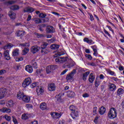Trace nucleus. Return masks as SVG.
Returning <instances> with one entry per match:
<instances>
[{
  "label": "nucleus",
  "mask_w": 124,
  "mask_h": 124,
  "mask_svg": "<svg viewBox=\"0 0 124 124\" xmlns=\"http://www.w3.org/2000/svg\"><path fill=\"white\" fill-rule=\"evenodd\" d=\"M55 62L57 63H64L62 65L63 68H71L75 64V62L72 59L67 56L57 58L55 59Z\"/></svg>",
  "instance_id": "f257e3e1"
},
{
  "label": "nucleus",
  "mask_w": 124,
  "mask_h": 124,
  "mask_svg": "<svg viewBox=\"0 0 124 124\" xmlns=\"http://www.w3.org/2000/svg\"><path fill=\"white\" fill-rule=\"evenodd\" d=\"M69 109L71 111H72L70 114L72 119L73 120H76L77 118L79 117V111L77 109V107L72 105L70 106Z\"/></svg>",
  "instance_id": "f03ea898"
},
{
  "label": "nucleus",
  "mask_w": 124,
  "mask_h": 124,
  "mask_svg": "<svg viewBox=\"0 0 124 124\" xmlns=\"http://www.w3.org/2000/svg\"><path fill=\"white\" fill-rule=\"evenodd\" d=\"M30 46V43H25L24 44H20L19 45V46L21 47L22 49H23L22 50V55L25 56V55H27L29 51H30V49L29 47Z\"/></svg>",
  "instance_id": "7ed1b4c3"
},
{
  "label": "nucleus",
  "mask_w": 124,
  "mask_h": 124,
  "mask_svg": "<svg viewBox=\"0 0 124 124\" xmlns=\"http://www.w3.org/2000/svg\"><path fill=\"white\" fill-rule=\"evenodd\" d=\"M108 116L110 120H114L117 118V111L114 108H111L108 113Z\"/></svg>",
  "instance_id": "20e7f679"
},
{
  "label": "nucleus",
  "mask_w": 124,
  "mask_h": 124,
  "mask_svg": "<svg viewBox=\"0 0 124 124\" xmlns=\"http://www.w3.org/2000/svg\"><path fill=\"white\" fill-rule=\"evenodd\" d=\"M31 78L28 77L24 79L23 80V82L22 83V87L23 88H27V87H29L31 84Z\"/></svg>",
  "instance_id": "39448f33"
},
{
  "label": "nucleus",
  "mask_w": 124,
  "mask_h": 124,
  "mask_svg": "<svg viewBox=\"0 0 124 124\" xmlns=\"http://www.w3.org/2000/svg\"><path fill=\"white\" fill-rule=\"evenodd\" d=\"M8 90L5 88H0V99H2L6 94H7V93Z\"/></svg>",
  "instance_id": "423d86ee"
},
{
  "label": "nucleus",
  "mask_w": 124,
  "mask_h": 124,
  "mask_svg": "<svg viewBox=\"0 0 124 124\" xmlns=\"http://www.w3.org/2000/svg\"><path fill=\"white\" fill-rule=\"evenodd\" d=\"M75 73H76V70L74 69L72 72H71V73L69 74L66 78L67 80H72V79L73 78V76H74V75H75Z\"/></svg>",
  "instance_id": "0eeeda50"
},
{
  "label": "nucleus",
  "mask_w": 124,
  "mask_h": 124,
  "mask_svg": "<svg viewBox=\"0 0 124 124\" xmlns=\"http://www.w3.org/2000/svg\"><path fill=\"white\" fill-rule=\"evenodd\" d=\"M51 117L53 119H59L62 117V113L58 112H51L50 113Z\"/></svg>",
  "instance_id": "6e6552de"
},
{
  "label": "nucleus",
  "mask_w": 124,
  "mask_h": 124,
  "mask_svg": "<svg viewBox=\"0 0 124 124\" xmlns=\"http://www.w3.org/2000/svg\"><path fill=\"white\" fill-rule=\"evenodd\" d=\"M36 92L37 95H42V93L44 92V90L41 86L37 87L36 89Z\"/></svg>",
  "instance_id": "1a4fd4ad"
},
{
  "label": "nucleus",
  "mask_w": 124,
  "mask_h": 124,
  "mask_svg": "<svg viewBox=\"0 0 124 124\" xmlns=\"http://www.w3.org/2000/svg\"><path fill=\"white\" fill-rule=\"evenodd\" d=\"M48 90L49 92H54L56 90L55 83H50L48 86Z\"/></svg>",
  "instance_id": "9d476101"
},
{
  "label": "nucleus",
  "mask_w": 124,
  "mask_h": 124,
  "mask_svg": "<svg viewBox=\"0 0 124 124\" xmlns=\"http://www.w3.org/2000/svg\"><path fill=\"white\" fill-rule=\"evenodd\" d=\"M23 11L27 13H31L34 11V9L31 7H26L24 9Z\"/></svg>",
  "instance_id": "9b49d317"
},
{
  "label": "nucleus",
  "mask_w": 124,
  "mask_h": 124,
  "mask_svg": "<svg viewBox=\"0 0 124 124\" xmlns=\"http://www.w3.org/2000/svg\"><path fill=\"white\" fill-rule=\"evenodd\" d=\"M48 46V43H44L41 46V48L42 49L41 52L42 54H47V52L45 51V48L47 47Z\"/></svg>",
  "instance_id": "f8f14e48"
},
{
  "label": "nucleus",
  "mask_w": 124,
  "mask_h": 124,
  "mask_svg": "<svg viewBox=\"0 0 124 124\" xmlns=\"http://www.w3.org/2000/svg\"><path fill=\"white\" fill-rule=\"evenodd\" d=\"M46 31L47 33H53V32H55V30L52 26H48L46 28Z\"/></svg>",
  "instance_id": "ddd939ff"
},
{
  "label": "nucleus",
  "mask_w": 124,
  "mask_h": 124,
  "mask_svg": "<svg viewBox=\"0 0 124 124\" xmlns=\"http://www.w3.org/2000/svg\"><path fill=\"white\" fill-rule=\"evenodd\" d=\"M40 49V48L39 47H38V46H32L31 48V52H32V53L33 54H35V53H36L37 52H38L39 51Z\"/></svg>",
  "instance_id": "4468645a"
},
{
  "label": "nucleus",
  "mask_w": 124,
  "mask_h": 124,
  "mask_svg": "<svg viewBox=\"0 0 124 124\" xmlns=\"http://www.w3.org/2000/svg\"><path fill=\"white\" fill-rule=\"evenodd\" d=\"M53 70H55V66L54 65H49L46 67V71L47 74H49V73L52 72Z\"/></svg>",
  "instance_id": "2eb2a0df"
},
{
  "label": "nucleus",
  "mask_w": 124,
  "mask_h": 124,
  "mask_svg": "<svg viewBox=\"0 0 124 124\" xmlns=\"http://www.w3.org/2000/svg\"><path fill=\"white\" fill-rule=\"evenodd\" d=\"M4 57L7 61H9L10 60V55H9V50H7L4 52Z\"/></svg>",
  "instance_id": "dca6fc26"
},
{
  "label": "nucleus",
  "mask_w": 124,
  "mask_h": 124,
  "mask_svg": "<svg viewBox=\"0 0 124 124\" xmlns=\"http://www.w3.org/2000/svg\"><path fill=\"white\" fill-rule=\"evenodd\" d=\"M21 100L28 103L29 101H31V97L27 95H24Z\"/></svg>",
  "instance_id": "f3484780"
},
{
  "label": "nucleus",
  "mask_w": 124,
  "mask_h": 124,
  "mask_svg": "<svg viewBox=\"0 0 124 124\" xmlns=\"http://www.w3.org/2000/svg\"><path fill=\"white\" fill-rule=\"evenodd\" d=\"M83 41L84 42H86V43H88L89 45H93V44H94V42H93V40H90L87 37L84 38Z\"/></svg>",
  "instance_id": "a211bd4d"
},
{
  "label": "nucleus",
  "mask_w": 124,
  "mask_h": 124,
  "mask_svg": "<svg viewBox=\"0 0 124 124\" xmlns=\"http://www.w3.org/2000/svg\"><path fill=\"white\" fill-rule=\"evenodd\" d=\"M9 16L11 20H15L16 19V14L13 13L12 11H10L9 13Z\"/></svg>",
  "instance_id": "6ab92c4d"
},
{
  "label": "nucleus",
  "mask_w": 124,
  "mask_h": 124,
  "mask_svg": "<svg viewBox=\"0 0 124 124\" xmlns=\"http://www.w3.org/2000/svg\"><path fill=\"white\" fill-rule=\"evenodd\" d=\"M16 34L17 36L22 37V36H24L26 34V32L24 31H16Z\"/></svg>",
  "instance_id": "aec40b11"
},
{
  "label": "nucleus",
  "mask_w": 124,
  "mask_h": 124,
  "mask_svg": "<svg viewBox=\"0 0 124 124\" xmlns=\"http://www.w3.org/2000/svg\"><path fill=\"white\" fill-rule=\"evenodd\" d=\"M25 70L29 72V73H32L33 70L32 67L31 65H26L25 67Z\"/></svg>",
  "instance_id": "412c9836"
},
{
  "label": "nucleus",
  "mask_w": 124,
  "mask_h": 124,
  "mask_svg": "<svg viewBox=\"0 0 124 124\" xmlns=\"http://www.w3.org/2000/svg\"><path fill=\"white\" fill-rule=\"evenodd\" d=\"M31 65L33 68H37V61L35 60H32L31 62Z\"/></svg>",
  "instance_id": "4be33fe9"
},
{
  "label": "nucleus",
  "mask_w": 124,
  "mask_h": 124,
  "mask_svg": "<svg viewBox=\"0 0 124 124\" xmlns=\"http://www.w3.org/2000/svg\"><path fill=\"white\" fill-rule=\"evenodd\" d=\"M0 111L2 113H9L11 112V109L10 108H3L0 109Z\"/></svg>",
  "instance_id": "5701e85b"
},
{
  "label": "nucleus",
  "mask_w": 124,
  "mask_h": 124,
  "mask_svg": "<svg viewBox=\"0 0 124 124\" xmlns=\"http://www.w3.org/2000/svg\"><path fill=\"white\" fill-rule=\"evenodd\" d=\"M24 95L25 94H24V93L19 92L17 93L16 97L18 99H19V100H22L23 97L24 96Z\"/></svg>",
  "instance_id": "b1692460"
},
{
  "label": "nucleus",
  "mask_w": 124,
  "mask_h": 124,
  "mask_svg": "<svg viewBox=\"0 0 124 124\" xmlns=\"http://www.w3.org/2000/svg\"><path fill=\"white\" fill-rule=\"evenodd\" d=\"M106 112V108L104 107H101L100 109H99V113L100 115H104Z\"/></svg>",
  "instance_id": "393cba45"
},
{
  "label": "nucleus",
  "mask_w": 124,
  "mask_h": 124,
  "mask_svg": "<svg viewBox=\"0 0 124 124\" xmlns=\"http://www.w3.org/2000/svg\"><path fill=\"white\" fill-rule=\"evenodd\" d=\"M116 86L114 84H110L109 85V90L111 92H115L116 91Z\"/></svg>",
  "instance_id": "a878e982"
},
{
  "label": "nucleus",
  "mask_w": 124,
  "mask_h": 124,
  "mask_svg": "<svg viewBox=\"0 0 124 124\" xmlns=\"http://www.w3.org/2000/svg\"><path fill=\"white\" fill-rule=\"evenodd\" d=\"M6 105L8 107L11 108L15 105V103H14L12 100H10L7 102Z\"/></svg>",
  "instance_id": "bb28decb"
},
{
  "label": "nucleus",
  "mask_w": 124,
  "mask_h": 124,
  "mask_svg": "<svg viewBox=\"0 0 124 124\" xmlns=\"http://www.w3.org/2000/svg\"><path fill=\"white\" fill-rule=\"evenodd\" d=\"M65 54V52L64 51H61V52H59L56 53L54 55V58H58V57H61V56H63Z\"/></svg>",
  "instance_id": "cd10ccee"
},
{
  "label": "nucleus",
  "mask_w": 124,
  "mask_h": 124,
  "mask_svg": "<svg viewBox=\"0 0 124 124\" xmlns=\"http://www.w3.org/2000/svg\"><path fill=\"white\" fill-rule=\"evenodd\" d=\"M40 108L41 110H46V109H47L46 103H42L40 105Z\"/></svg>",
  "instance_id": "c85d7f7f"
},
{
  "label": "nucleus",
  "mask_w": 124,
  "mask_h": 124,
  "mask_svg": "<svg viewBox=\"0 0 124 124\" xmlns=\"http://www.w3.org/2000/svg\"><path fill=\"white\" fill-rule=\"evenodd\" d=\"M60 48V46L56 44H52L50 46V48L52 50H58Z\"/></svg>",
  "instance_id": "c756f323"
},
{
  "label": "nucleus",
  "mask_w": 124,
  "mask_h": 124,
  "mask_svg": "<svg viewBox=\"0 0 124 124\" xmlns=\"http://www.w3.org/2000/svg\"><path fill=\"white\" fill-rule=\"evenodd\" d=\"M95 78L94 77V76H93V74H90L89 78V81L90 83H93V81H94Z\"/></svg>",
  "instance_id": "7c9ffc66"
},
{
  "label": "nucleus",
  "mask_w": 124,
  "mask_h": 124,
  "mask_svg": "<svg viewBox=\"0 0 124 124\" xmlns=\"http://www.w3.org/2000/svg\"><path fill=\"white\" fill-rule=\"evenodd\" d=\"M31 116L28 113H24L22 115V120H28Z\"/></svg>",
  "instance_id": "2f4dec72"
},
{
  "label": "nucleus",
  "mask_w": 124,
  "mask_h": 124,
  "mask_svg": "<svg viewBox=\"0 0 124 124\" xmlns=\"http://www.w3.org/2000/svg\"><path fill=\"white\" fill-rule=\"evenodd\" d=\"M124 93V90L122 88H119L117 90V94L118 95H123Z\"/></svg>",
  "instance_id": "473e14b6"
},
{
  "label": "nucleus",
  "mask_w": 124,
  "mask_h": 124,
  "mask_svg": "<svg viewBox=\"0 0 124 124\" xmlns=\"http://www.w3.org/2000/svg\"><path fill=\"white\" fill-rule=\"evenodd\" d=\"M67 96L68 97H74L75 96V93L72 91L69 92L67 93Z\"/></svg>",
  "instance_id": "72a5a7b5"
},
{
  "label": "nucleus",
  "mask_w": 124,
  "mask_h": 124,
  "mask_svg": "<svg viewBox=\"0 0 124 124\" xmlns=\"http://www.w3.org/2000/svg\"><path fill=\"white\" fill-rule=\"evenodd\" d=\"M107 72L108 73V74H109V75H111V76H117V75H116V73H115V72L111 71L110 69H108L107 70Z\"/></svg>",
  "instance_id": "f704fd0d"
},
{
  "label": "nucleus",
  "mask_w": 124,
  "mask_h": 124,
  "mask_svg": "<svg viewBox=\"0 0 124 124\" xmlns=\"http://www.w3.org/2000/svg\"><path fill=\"white\" fill-rule=\"evenodd\" d=\"M90 74V71H87L85 73L83 74L82 79L84 80V81H86V79L87 77H88V75Z\"/></svg>",
  "instance_id": "c9c22d12"
},
{
  "label": "nucleus",
  "mask_w": 124,
  "mask_h": 124,
  "mask_svg": "<svg viewBox=\"0 0 124 124\" xmlns=\"http://www.w3.org/2000/svg\"><path fill=\"white\" fill-rule=\"evenodd\" d=\"M13 45L12 44L9 43L6 46H4V49H11L13 47Z\"/></svg>",
  "instance_id": "e433bc0d"
},
{
  "label": "nucleus",
  "mask_w": 124,
  "mask_h": 124,
  "mask_svg": "<svg viewBox=\"0 0 124 124\" xmlns=\"http://www.w3.org/2000/svg\"><path fill=\"white\" fill-rule=\"evenodd\" d=\"M20 7H19V6L18 5H13L11 7V10H18Z\"/></svg>",
  "instance_id": "4c0bfd02"
},
{
  "label": "nucleus",
  "mask_w": 124,
  "mask_h": 124,
  "mask_svg": "<svg viewBox=\"0 0 124 124\" xmlns=\"http://www.w3.org/2000/svg\"><path fill=\"white\" fill-rule=\"evenodd\" d=\"M19 55V49H15L13 51V56H18Z\"/></svg>",
  "instance_id": "58836bf2"
},
{
  "label": "nucleus",
  "mask_w": 124,
  "mask_h": 124,
  "mask_svg": "<svg viewBox=\"0 0 124 124\" xmlns=\"http://www.w3.org/2000/svg\"><path fill=\"white\" fill-rule=\"evenodd\" d=\"M3 118L4 119H5L6 121H7L8 122H10V121H11V117L7 115H5Z\"/></svg>",
  "instance_id": "ea45409f"
},
{
  "label": "nucleus",
  "mask_w": 124,
  "mask_h": 124,
  "mask_svg": "<svg viewBox=\"0 0 124 124\" xmlns=\"http://www.w3.org/2000/svg\"><path fill=\"white\" fill-rule=\"evenodd\" d=\"M37 86H38V82H33L30 85V87L31 89H33L35 87H37Z\"/></svg>",
  "instance_id": "a19ab883"
},
{
  "label": "nucleus",
  "mask_w": 124,
  "mask_h": 124,
  "mask_svg": "<svg viewBox=\"0 0 124 124\" xmlns=\"http://www.w3.org/2000/svg\"><path fill=\"white\" fill-rule=\"evenodd\" d=\"M56 98H57L58 101H61V99H62V95L61 94L57 95L56 96Z\"/></svg>",
  "instance_id": "79ce46f5"
},
{
  "label": "nucleus",
  "mask_w": 124,
  "mask_h": 124,
  "mask_svg": "<svg viewBox=\"0 0 124 124\" xmlns=\"http://www.w3.org/2000/svg\"><path fill=\"white\" fill-rule=\"evenodd\" d=\"M85 57L88 59V60H89V61H91L93 59V57H92L91 54H86L85 55Z\"/></svg>",
  "instance_id": "37998d69"
},
{
  "label": "nucleus",
  "mask_w": 124,
  "mask_h": 124,
  "mask_svg": "<svg viewBox=\"0 0 124 124\" xmlns=\"http://www.w3.org/2000/svg\"><path fill=\"white\" fill-rule=\"evenodd\" d=\"M46 14H43V13H40L39 15V17L40 18H45V17H46Z\"/></svg>",
  "instance_id": "c03bdc74"
},
{
  "label": "nucleus",
  "mask_w": 124,
  "mask_h": 124,
  "mask_svg": "<svg viewBox=\"0 0 124 124\" xmlns=\"http://www.w3.org/2000/svg\"><path fill=\"white\" fill-rule=\"evenodd\" d=\"M23 60H24V58L20 57H18V58H16V62H22V61H23Z\"/></svg>",
  "instance_id": "a18cd8bd"
},
{
  "label": "nucleus",
  "mask_w": 124,
  "mask_h": 124,
  "mask_svg": "<svg viewBox=\"0 0 124 124\" xmlns=\"http://www.w3.org/2000/svg\"><path fill=\"white\" fill-rule=\"evenodd\" d=\"M13 122L14 123V124H18V121H17V119H16V118H15V117L13 116Z\"/></svg>",
  "instance_id": "49530a36"
},
{
  "label": "nucleus",
  "mask_w": 124,
  "mask_h": 124,
  "mask_svg": "<svg viewBox=\"0 0 124 124\" xmlns=\"http://www.w3.org/2000/svg\"><path fill=\"white\" fill-rule=\"evenodd\" d=\"M75 34L77 35H78V36H82L83 35H85V34H84V33H82L81 32H76Z\"/></svg>",
  "instance_id": "de8ad7c7"
},
{
  "label": "nucleus",
  "mask_w": 124,
  "mask_h": 124,
  "mask_svg": "<svg viewBox=\"0 0 124 124\" xmlns=\"http://www.w3.org/2000/svg\"><path fill=\"white\" fill-rule=\"evenodd\" d=\"M97 113V108L95 107L93 108V115H96Z\"/></svg>",
  "instance_id": "09e8293b"
},
{
  "label": "nucleus",
  "mask_w": 124,
  "mask_h": 124,
  "mask_svg": "<svg viewBox=\"0 0 124 124\" xmlns=\"http://www.w3.org/2000/svg\"><path fill=\"white\" fill-rule=\"evenodd\" d=\"M90 96V94L87 93H85L82 94V97H84V98H86L87 97H89Z\"/></svg>",
  "instance_id": "8fccbe9b"
},
{
  "label": "nucleus",
  "mask_w": 124,
  "mask_h": 124,
  "mask_svg": "<svg viewBox=\"0 0 124 124\" xmlns=\"http://www.w3.org/2000/svg\"><path fill=\"white\" fill-rule=\"evenodd\" d=\"M42 22V21H41V19H37L35 20V23H36V24H40Z\"/></svg>",
  "instance_id": "3c124183"
},
{
  "label": "nucleus",
  "mask_w": 124,
  "mask_h": 124,
  "mask_svg": "<svg viewBox=\"0 0 124 124\" xmlns=\"http://www.w3.org/2000/svg\"><path fill=\"white\" fill-rule=\"evenodd\" d=\"M110 79H111V80H113L115 82H118V81H119V79L118 78L113 77H110Z\"/></svg>",
  "instance_id": "603ef678"
},
{
  "label": "nucleus",
  "mask_w": 124,
  "mask_h": 124,
  "mask_svg": "<svg viewBox=\"0 0 124 124\" xmlns=\"http://www.w3.org/2000/svg\"><path fill=\"white\" fill-rule=\"evenodd\" d=\"M26 107L27 109H31L32 108V105L31 104H27Z\"/></svg>",
  "instance_id": "864d4df0"
},
{
  "label": "nucleus",
  "mask_w": 124,
  "mask_h": 124,
  "mask_svg": "<svg viewBox=\"0 0 124 124\" xmlns=\"http://www.w3.org/2000/svg\"><path fill=\"white\" fill-rule=\"evenodd\" d=\"M98 119H99V117L96 116L94 120V123L95 124H97L98 123Z\"/></svg>",
  "instance_id": "5fc2aeb1"
},
{
  "label": "nucleus",
  "mask_w": 124,
  "mask_h": 124,
  "mask_svg": "<svg viewBox=\"0 0 124 124\" xmlns=\"http://www.w3.org/2000/svg\"><path fill=\"white\" fill-rule=\"evenodd\" d=\"M91 48L92 49H93V51H96V50H97V46L95 45L91 46Z\"/></svg>",
  "instance_id": "6e6d98bb"
},
{
  "label": "nucleus",
  "mask_w": 124,
  "mask_h": 124,
  "mask_svg": "<svg viewBox=\"0 0 124 124\" xmlns=\"http://www.w3.org/2000/svg\"><path fill=\"white\" fill-rule=\"evenodd\" d=\"M104 31L105 33H106V34L108 35V36L109 37H111V35L110 34V33H109V32H108V31H106V30L104 29Z\"/></svg>",
  "instance_id": "4d7b16f0"
},
{
  "label": "nucleus",
  "mask_w": 124,
  "mask_h": 124,
  "mask_svg": "<svg viewBox=\"0 0 124 124\" xmlns=\"http://www.w3.org/2000/svg\"><path fill=\"white\" fill-rule=\"evenodd\" d=\"M67 71H68V69H65L62 71V72L61 73V75H64V74H66V72H67Z\"/></svg>",
  "instance_id": "13d9d810"
},
{
  "label": "nucleus",
  "mask_w": 124,
  "mask_h": 124,
  "mask_svg": "<svg viewBox=\"0 0 124 124\" xmlns=\"http://www.w3.org/2000/svg\"><path fill=\"white\" fill-rule=\"evenodd\" d=\"M36 35H37V37L38 38H41V37H43V34H38V33H36Z\"/></svg>",
  "instance_id": "bf43d9fd"
},
{
  "label": "nucleus",
  "mask_w": 124,
  "mask_h": 124,
  "mask_svg": "<svg viewBox=\"0 0 124 124\" xmlns=\"http://www.w3.org/2000/svg\"><path fill=\"white\" fill-rule=\"evenodd\" d=\"M107 28H108L109 31H112V33H114V30H113V29H112V28H111V27H110L108 25H107Z\"/></svg>",
  "instance_id": "052dcab7"
},
{
  "label": "nucleus",
  "mask_w": 124,
  "mask_h": 124,
  "mask_svg": "<svg viewBox=\"0 0 124 124\" xmlns=\"http://www.w3.org/2000/svg\"><path fill=\"white\" fill-rule=\"evenodd\" d=\"M93 52H94V53H93V55L94 56H95V57H97V56L98 55V53L97 52V50H94Z\"/></svg>",
  "instance_id": "680f3d73"
},
{
  "label": "nucleus",
  "mask_w": 124,
  "mask_h": 124,
  "mask_svg": "<svg viewBox=\"0 0 124 124\" xmlns=\"http://www.w3.org/2000/svg\"><path fill=\"white\" fill-rule=\"evenodd\" d=\"M6 72V71L5 70H1L0 71V75H2V74H4Z\"/></svg>",
  "instance_id": "e2e57ef3"
},
{
  "label": "nucleus",
  "mask_w": 124,
  "mask_h": 124,
  "mask_svg": "<svg viewBox=\"0 0 124 124\" xmlns=\"http://www.w3.org/2000/svg\"><path fill=\"white\" fill-rule=\"evenodd\" d=\"M119 69L120 71H123V70H124V66H120L119 67Z\"/></svg>",
  "instance_id": "0e129e2a"
},
{
  "label": "nucleus",
  "mask_w": 124,
  "mask_h": 124,
  "mask_svg": "<svg viewBox=\"0 0 124 124\" xmlns=\"http://www.w3.org/2000/svg\"><path fill=\"white\" fill-rule=\"evenodd\" d=\"M15 2V1H9L8 2V4H13Z\"/></svg>",
  "instance_id": "69168bd1"
},
{
  "label": "nucleus",
  "mask_w": 124,
  "mask_h": 124,
  "mask_svg": "<svg viewBox=\"0 0 124 124\" xmlns=\"http://www.w3.org/2000/svg\"><path fill=\"white\" fill-rule=\"evenodd\" d=\"M59 124H64V120H60L59 121Z\"/></svg>",
  "instance_id": "338daca9"
},
{
  "label": "nucleus",
  "mask_w": 124,
  "mask_h": 124,
  "mask_svg": "<svg viewBox=\"0 0 124 124\" xmlns=\"http://www.w3.org/2000/svg\"><path fill=\"white\" fill-rule=\"evenodd\" d=\"M31 124H38V123L36 121H32Z\"/></svg>",
  "instance_id": "774afa93"
}]
</instances>
